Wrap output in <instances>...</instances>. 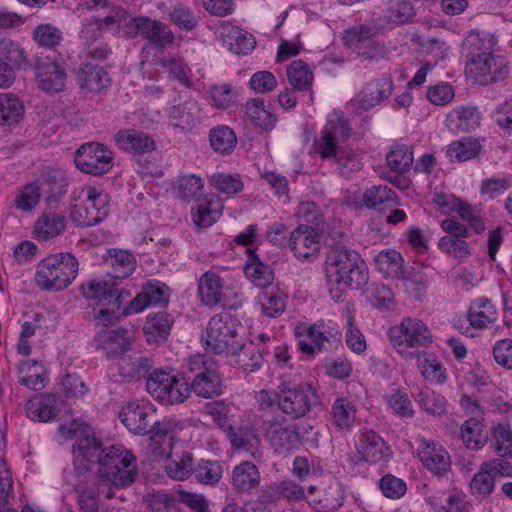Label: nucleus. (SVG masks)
I'll use <instances>...</instances> for the list:
<instances>
[{
    "mask_svg": "<svg viewBox=\"0 0 512 512\" xmlns=\"http://www.w3.org/2000/svg\"><path fill=\"white\" fill-rule=\"evenodd\" d=\"M101 443L92 436L79 438L73 445L75 465L88 468L85 463H98L97 474L92 475L101 482L102 491L115 496V490L130 486L136 479L137 460L133 453L122 445H111L100 449Z\"/></svg>",
    "mask_w": 512,
    "mask_h": 512,
    "instance_id": "obj_1",
    "label": "nucleus"
},
{
    "mask_svg": "<svg viewBox=\"0 0 512 512\" xmlns=\"http://www.w3.org/2000/svg\"><path fill=\"white\" fill-rule=\"evenodd\" d=\"M325 271L331 284L344 288L359 289L368 281V267L360 254L340 243L329 250Z\"/></svg>",
    "mask_w": 512,
    "mask_h": 512,
    "instance_id": "obj_2",
    "label": "nucleus"
},
{
    "mask_svg": "<svg viewBox=\"0 0 512 512\" xmlns=\"http://www.w3.org/2000/svg\"><path fill=\"white\" fill-rule=\"evenodd\" d=\"M78 265L77 259L70 253L49 255L38 263L35 282L42 290L62 291L75 280Z\"/></svg>",
    "mask_w": 512,
    "mask_h": 512,
    "instance_id": "obj_3",
    "label": "nucleus"
},
{
    "mask_svg": "<svg viewBox=\"0 0 512 512\" xmlns=\"http://www.w3.org/2000/svg\"><path fill=\"white\" fill-rule=\"evenodd\" d=\"M187 383L188 396L191 392L202 398H213L223 392V381L216 361L203 354H196L187 360L183 372Z\"/></svg>",
    "mask_w": 512,
    "mask_h": 512,
    "instance_id": "obj_4",
    "label": "nucleus"
},
{
    "mask_svg": "<svg viewBox=\"0 0 512 512\" xmlns=\"http://www.w3.org/2000/svg\"><path fill=\"white\" fill-rule=\"evenodd\" d=\"M109 214L106 194L95 187L82 186L71 194L72 222L79 227H91L102 222Z\"/></svg>",
    "mask_w": 512,
    "mask_h": 512,
    "instance_id": "obj_5",
    "label": "nucleus"
},
{
    "mask_svg": "<svg viewBox=\"0 0 512 512\" xmlns=\"http://www.w3.org/2000/svg\"><path fill=\"white\" fill-rule=\"evenodd\" d=\"M240 323L229 313H219L213 316L202 334L206 350L214 354H237L243 348V342L238 335Z\"/></svg>",
    "mask_w": 512,
    "mask_h": 512,
    "instance_id": "obj_6",
    "label": "nucleus"
},
{
    "mask_svg": "<svg viewBox=\"0 0 512 512\" xmlns=\"http://www.w3.org/2000/svg\"><path fill=\"white\" fill-rule=\"evenodd\" d=\"M319 403L318 392L311 383L289 379L278 385V409L290 419L307 416Z\"/></svg>",
    "mask_w": 512,
    "mask_h": 512,
    "instance_id": "obj_7",
    "label": "nucleus"
},
{
    "mask_svg": "<svg viewBox=\"0 0 512 512\" xmlns=\"http://www.w3.org/2000/svg\"><path fill=\"white\" fill-rule=\"evenodd\" d=\"M389 338L393 347L404 357L413 356L415 353L411 349L428 346L433 340L428 326L416 317H405L398 325L391 327Z\"/></svg>",
    "mask_w": 512,
    "mask_h": 512,
    "instance_id": "obj_8",
    "label": "nucleus"
},
{
    "mask_svg": "<svg viewBox=\"0 0 512 512\" xmlns=\"http://www.w3.org/2000/svg\"><path fill=\"white\" fill-rule=\"evenodd\" d=\"M263 435L275 454L286 457L301 445L299 427L281 415L263 421Z\"/></svg>",
    "mask_w": 512,
    "mask_h": 512,
    "instance_id": "obj_9",
    "label": "nucleus"
},
{
    "mask_svg": "<svg viewBox=\"0 0 512 512\" xmlns=\"http://www.w3.org/2000/svg\"><path fill=\"white\" fill-rule=\"evenodd\" d=\"M146 389L163 404H180L188 398L187 381L172 368L154 370L146 381Z\"/></svg>",
    "mask_w": 512,
    "mask_h": 512,
    "instance_id": "obj_10",
    "label": "nucleus"
},
{
    "mask_svg": "<svg viewBox=\"0 0 512 512\" xmlns=\"http://www.w3.org/2000/svg\"><path fill=\"white\" fill-rule=\"evenodd\" d=\"M348 121L340 113H331L324 127L315 137L313 148L322 160H331L346 145L350 135Z\"/></svg>",
    "mask_w": 512,
    "mask_h": 512,
    "instance_id": "obj_11",
    "label": "nucleus"
},
{
    "mask_svg": "<svg viewBox=\"0 0 512 512\" xmlns=\"http://www.w3.org/2000/svg\"><path fill=\"white\" fill-rule=\"evenodd\" d=\"M297 327V334H301ZM303 333L308 337L310 342L300 340L298 345L305 354H313L315 351H331L336 349L341 343V332L336 322L332 320H318L308 326H303Z\"/></svg>",
    "mask_w": 512,
    "mask_h": 512,
    "instance_id": "obj_12",
    "label": "nucleus"
},
{
    "mask_svg": "<svg viewBox=\"0 0 512 512\" xmlns=\"http://www.w3.org/2000/svg\"><path fill=\"white\" fill-rule=\"evenodd\" d=\"M467 73L479 85H489L504 80L509 73L506 61L493 52L471 56L466 66Z\"/></svg>",
    "mask_w": 512,
    "mask_h": 512,
    "instance_id": "obj_13",
    "label": "nucleus"
},
{
    "mask_svg": "<svg viewBox=\"0 0 512 512\" xmlns=\"http://www.w3.org/2000/svg\"><path fill=\"white\" fill-rule=\"evenodd\" d=\"M113 153L99 142H88L75 152L74 162L83 173L99 176L113 167Z\"/></svg>",
    "mask_w": 512,
    "mask_h": 512,
    "instance_id": "obj_14",
    "label": "nucleus"
},
{
    "mask_svg": "<svg viewBox=\"0 0 512 512\" xmlns=\"http://www.w3.org/2000/svg\"><path fill=\"white\" fill-rule=\"evenodd\" d=\"M138 34L160 47L174 41V35L166 24L145 16L134 17L132 27L125 30V36L128 38H135Z\"/></svg>",
    "mask_w": 512,
    "mask_h": 512,
    "instance_id": "obj_15",
    "label": "nucleus"
},
{
    "mask_svg": "<svg viewBox=\"0 0 512 512\" xmlns=\"http://www.w3.org/2000/svg\"><path fill=\"white\" fill-rule=\"evenodd\" d=\"M155 409L145 401H130L119 412L120 421L134 434H147Z\"/></svg>",
    "mask_w": 512,
    "mask_h": 512,
    "instance_id": "obj_16",
    "label": "nucleus"
},
{
    "mask_svg": "<svg viewBox=\"0 0 512 512\" xmlns=\"http://www.w3.org/2000/svg\"><path fill=\"white\" fill-rule=\"evenodd\" d=\"M417 453L422 464L435 476H444L451 468V457L442 444L421 439Z\"/></svg>",
    "mask_w": 512,
    "mask_h": 512,
    "instance_id": "obj_17",
    "label": "nucleus"
},
{
    "mask_svg": "<svg viewBox=\"0 0 512 512\" xmlns=\"http://www.w3.org/2000/svg\"><path fill=\"white\" fill-rule=\"evenodd\" d=\"M355 448L361 459L374 464L387 460L391 454L385 440L373 430L368 429L358 432Z\"/></svg>",
    "mask_w": 512,
    "mask_h": 512,
    "instance_id": "obj_18",
    "label": "nucleus"
},
{
    "mask_svg": "<svg viewBox=\"0 0 512 512\" xmlns=\"http://www.w3.org/2000/svg\"><path fill=\"white\" fill-rule=\"evenodd\" d=\"M288 244L296 258L308 260L320 250L319 234L310 225H299L291 232Z\"/></svg>",
    "mask_w": 512,
    "mask_h": 512,
    "instance_id": "obj_19",
    "label": "nucleus"
},
{
    "mask_svg": "<svg viewBox=\"0 0 512 512\" xmlns=\"http://www.w3.org/2000/svg\"><path fill=\"white\" fill-rule=\"evenodd\" d=\"M218 33L223 44L235 54L247 55L256 46V40L252 34L229 21L220 23Z\"/></svg>",
    "mask_w": 512,
    "mask_h": 512,
    "instance_id": "obj_20",
    "label": "nucleus"
},
{
    "mask_svg": "<svg viewBox=\"0 0 512 512\" xmlns=\"http://www.w3.org/2000/svg\"><path fill=\"white\" fill-rule=\"evenodd\" d=\"M168 300L169 289L165 284L161 282L148 283L134 299L130 300L129 305L124 308L123 314L139 313L147 307L166 304Z\"/></svg>",
    "mask_w": 512,
    "mask_h": 512,
    "instance_id": "obj_21",
    "label": "nucleus"
},
{
    "mask_svg": "<svg viewBox=\"0 0 512 512\" xmlns=\"http://www.w3.org/2000/svg\"><path fill=\"white\" fill-rule=\"evenodd\" d=\"M498 317L497 308L487 297H479L470 303L467 311L469 326L462 331L466 335H473L470 329L483 330L496 322Z\"/></svg>",
    "mask_w": 512,
    "mask_h": 512,
    "instance_id": "obj_22",
    "label": "nucleus"
},
{
    "mask_svg": "<svg viewBox=\"0 0 512 512\" xmlns=\"http://www.w3.org/2000/svg\"><path fill=\"white\" fill-rule=\"evenodd\" d=\"M64 404L59 395L45 394L27 401L25 410L27 416L33 421L48 422L61 412Z\"/></svg>",
    "mask_w": 512,
    "mask_h": 512,
    "instance_id": "obj_23",
    "label": "nucleus"
},
{
    "mask_svg": "<svg viewBox=\"0 0 512 512\" xmlns=\"http://www.w3.org/2000/svg\"><path fill=\"white\" fill-rule=\"evenodd\" d=\"M80 294L89 305L108 308L114 291V280L110 277L86 280L79 287Z\"/></svg>",
    "mask_w": 512,
    "mask_h": 512,
    "instance_id": "obj_24",
    "label": "nucleus"
},
{
    "mask_svg": "<svg viewBox=\"0 0 512 512\" xmlns=\"http://www.w3.org/2000/svg\"><path fill=\"white\" fill-rule=\"evenodd\" d=\"M114 141L121 150L133 155L149 153L156 148L153 138L137 129L119 130L114 135Z\"/></svg>",
    "mask_w": 512,
    "mask_h": 512,
    "instance_id": "obj_25",
    "label": "nucleus"
},
{
    "mask_svg": "<svg viewBox=\"0 0 512 512\" xmlns=\"http://www.w3.org/2000/svg\"><path fill=\"white\" fill-rule=\"evenodd\" d=\"M66 73L55 61L40 60L36 65L39 88L49 93L60 92L65 86Z\"/></svg>",
    "mask_w": 512,
    "mask_h": 512,
    "instance_id": "obj_26",
    "label": "nucleus"
},
{
    "mask_svg": "<svg viewBox=\"0 0 512 512\" xmlns=\"http://www.w3.org/2000/svg\"><path fill=\"white\" fill-rule=\"evenodd\" d=\"M227 437L235 449L247 452L256 461L263 459L264 451L261 439L254 428L249 426L233 427Z\"/></svg>",
    "mask_w": 512,
    "mask_h": 512,
    "instance_id": "obj_27",
    "label": "nucleus"
},
{
    "mask_svg": "<svg viewBox=\"0 0 512 512\" xmlns=\"http://www.w3.org/2000/svg\"><path fill=\"white\" fill-rule=\"evenodd\" d=\"M224 282L215 271H207L198 279L201 302L208 307L224 305Z\"/></svg>",
    "mask_w": 512,
    "mask_h": 512,
    "instance_id": "obj_28",
    "label": "nucleus"
},
{
    "mask_svg": "<svg viewBox=\"0 0 512 512\" xmlns=\"http://www.w3.org/2000/svg\"><path fill=\"white\" fill-rule=\"evenodd\" d=\"M168 118L174 127L190 130L202 120L203 112L196 100L188 99L172 106Z\"/></svg>",
    "mask_w": 512,
    "mask_h": 512,
    "instance_id": "obj_29",
    "label": "nucleus"
},
{
    "mask_svg": "<svg viewBox=\"0 0 512 512\" xmlns=\"http://www.w3.org/2000/svg\"><path fill=\"white\" fill-rule=\"evenodd\" d=\"M174 425L171 420L164 418L161 421H154L149 428L151 452L158 457H168L173 447Z\"/></svg>",
    "mask_w": 512,
    "mask_h": 512,
    "instance_id": "obj_30",
    "label": "nucleus"
},
{
    "mask_svg": "<svg viewBox=\"0 0 512 512\" xmlns=\"http://www.w3.org/2000/svg\"><path fill=\"white\" fill-rule=\"evenodd\" d=\"M130 296L128 290L118 289L114 281V291L109 307L101 308L92 315V319L95 321L96 325L107 327L114 324L121 315L126 316L127 314H123V310L129 305Z\"/></svg>",
    "mask_w": 512,
    "mask_h": 512,
    "instance_id": "obj_31",
    "label": "nucleus"
},
{
    "mask_svg": "<svg viewBox=\"0 0 512 512\" xmlns=\"http://www.w3.org/2000/svg\"><path fill=\"white\" fill-rule=\"evenodd\" d=\"M247 119L257 128L271 131L276 125L277 118L271 104L262 98L249 99L244 105Z\"/></svg>",
    "mask_w": 512,
    "mask_h": 512,
    "instance_id": "obj_32",
    "label": "nucleus"
},
{
    "mask_svg": "<svg viewBox=\"0 0 512 512\" xmlns=\"http://www.w3.org/2000/svg\"><path fill=\"white\" fill-rule=\"evenodd\" d=\"M394 83L390 76L382 74L373 79L360 93V103L365 108H372L391 96Z\"/></svg>",
    "mask_w": 512,
    "mask_h": 512,
    "instance_id": "obj_33",
    "label": "nucleus"
},
{
    "mask_svg": "<svg viewBox=\"0 0 512 512\" xmlns=\"http://www.w3.org/2000/svg\"><path fill=\"white\" fill-rule=\"evenodd\" d=\"M258 467L250 461H243L234 466L231 474V485L240 493H248L260 484Z\"/></svg>",
    "mask_w": 512,
    "mask_h": 512,
    "instance_id": "obj_34",
    "label": "nucleus"
},
{
    "mask_svg": "<svg viewBox=\"0 0 512 512\" xmlns=\"http://www.w3.org/2000/svg\"><path fill=\"white\" fill-rule=\"evenodd\" d=\"M246 277L257 287L267 288L274 280L271 268L263 263L255 249L247 248V260L244 267Z\"/></svg>",
    "mask_w": 512,
    "mask_h": 512,
    "instance_id": "obj_35",
    "label": "nucleus"
},
{
    "mask_svg": "<svg viewBox=\"0 0 512 512\" xmlns=\"http://www.w3.org/2000/svg\"><path fill=\"white\" fill-rule=\"evenodd\" d=\"M173 319L165 311L149 313L143 326L144 335L149 343H160L167 339Z\"/></svg>",
    "mask_w": 512,
    "mask_h": 512,
    "instance_id": "obj_36",
    "label": "nucleus"
},
{
    "mask_svg": "<svg viewBox=\"0 0 512 512\" xmlns=\"http://www.w3.org/2000/svg\"><path fill=\"white\" fill-rule=\"evenodd\" d=\"M104 261L111 266L112 274L109 276L115 279L130 276L136 267V259L128 250L111 248L104 255Z\"/></svg>",
    "mask_w": 512,
    "mask_h": 512,
    "instance_id": "obj_37",
    "label": "nucleus"
},
{
    "mask_svg": "<svg viewBox=\"0 0 512 512\" xmlns=\"http://www.w3.org/2000/svg\"><path fill=\"white\" fill-rule=\"evenodd\" d=\"M115 366L119 375L129 381L144 375L151 367V362L149 358L140 353L125 354L121 352Z\"/></svg>",
    "mask_w": 512,
    "mask_h": 512,
    "instance_id": "obj_38",
    "label": "nucleus"
},
{
    "mask_svg": "<svg viewBox=\"0 0 512 512\" xmlns=\"http://www.w3.org/2000/svg\"><path fill=\"white\" fill-rule=\"evenodd\" d=\"M78 78L81 88L91 93H100L110 85L107 72L102 67L91 63L82 64Z\"/></svg>",
    "mask_w": 512,
    "mask_h": 512,
    "instance_id": "obj_39",
    "label": "nucleus"
},
{
    "mask_svg": "<svg viewBox=\"0 0 512 512\" xmlns=\"http://www.w3.org/2000/svg\"><path fill=\"white\" fill-rule=\"evenodd\" d=\"M363 204L370 209L384 210L400 204L396 192L386 185H374L365 190L362 196Z\"/></svg>",
    "mask_w": 512,
    "mask_h": 512,
    "instance_id": "obj_40",
    "label": "nucleus"
},
{
    "mask_svg": "<svg viewBox=\"0 0 512 512\" xmlns=\"http://www.w3.org/2000/svg\"><path fill=\"white\" fill-rule=\"evenodd\" d=\"M41 196L50 208H56L67 192L68 182L62 173L48 174L39 183Z\"/></svg>",
    "mask_w": 512,
    "mask_h": 512,
    "instance_id": "obj_41",
    "label": "nucleus"
},
{
    "mask_svg": "<svg viewBox=\"0 0 512 512\" xmlns=\"http://www.w3.org/2000/svg\"><path fill=\"white\" fill-rule=\"evenodd\" d=\"M484 420L467 418L460 426V438L470 450H481L487 444Z\"/></svg>",
    "mask_w": 512,
    "mask_h": 512,
    "instance_id": "obj_42",
    "label": "nucleus"
},
{
    "mask_svg": "<svg viewBox=\"0 0 512 512\" xmlns=\"http://www.w3.org/2000/svg\"><path fill=\"white\" fill-rule=\"evenodd\" d=\"M223 205L217 196L211 197L191 209L193 223L198 228H207L214 224L222 214Z\"/></svg>",
    "mask_w": 512,
    "mask_h": 512,
    "instance_id": "obj_43",
    "label": "nucleus"
},
{
    "mask_svg": "<svg viewBox=\"0 0 512 512\" xmlns=\"http://www.w3.org/2000/svg\"><path fill=\"white\" fill-rule=\"evenodd\" d=\"M422 376L432 383L442 384L447 379L446 369L435 354L418 352L414 354Z\"/></svg>",
    "mask_w": 512,
    "mask_h": 512,
    "instance_id": "obj_44",
    "label": "nucleus"
},
{
    "mask_svg": "<svg viewBox=\"0 0 512 512\" xmlns=\"http://www.w3.org/2000/svg\"><path fill=\"white\" fill-rule=\"evenodd\" d=\"M331 416L336 428L348 431L356 422V407L347 397H337L331 406Z\"/></svg>",
    "mask_w": 512,
    "mask_h": 512,
    "instance_id": "obj_45",
    "label": "nucleus"
},
{
    "mask_svg": "<svg viewBox=\"0 0 512 512\" xmlns=\"http://www.w3.org/2000/svg\"><path fill=\"white\" fill-rule=\"evenodd\" d=\"M376 269L386 278L398 279L404 267L401 254L393 249L383 250L374 257Z\"/></svg>",
    "mask_w": 512,
    "mask_h": 512,
    "instance_id": "obj_46",
    "label": "nucleus"
},
{
    "mask_svg": "<svg viewBox=\"0 0 512 512\" xmlns=\"http://www.w3.org/2000/svg\"><path fill=\"white\" fill-rule=\"evenodd\" d=\"M66 228V218L57 213L44 212L35 223V233L41 240L60 235Z\"/></svg>",
    "mask_w": 512,
    "mask_h": 512,
    "instance_id": "obj_47",
    "label": "nucleus"
},
{
    "mask_svg": "<svg viewBox=\"0 0 512 512\" xmlns=\"http://www.w3.org/2000/svg\"><path fill=\"white\" fill-rule=\"evenodd\" d=\"M470 493L478 500L487 499L495 489V477L487 463L482 462L469 484Z\"/></svg>",
    "mask_w": 512,
    "mask_h": 512,
    "instance_id": "obj_48",
    "label": "nucleus"
},
{
    "mask_svg": "<svg viewBox=\"0 0 512 512\" xmlns=\"http://www.w3.org/2000/svg\"><path fill=\"white\" fill-rule=\"evenodd\" d=\"M482 150L477 139L462 138L448 145L446 156L451 162H464L476 158Z\"/></svg>",
    "mask_w": 512,
    "mask_h": 512,
    "instance_id": "obj_49",
    "label": "nucleus"
},
{
    "mask_svg": "<svg viewBox=\"0 0 512 512\" xmlns=\"http://www.w3.org/2000/svg\"><path fill=\"white\" fill-rule=\"evenodd\" d=\"M124 329H104L98 332L94 338L97 347H102L107 354H116L119 351L124 352L128 349L129 342L126 338Z\"/></svg>",
    "mask_w": 512,
    "mask_h": 512,
    "instance_id": "obj_50",
    "label": "nucleus"
},
{
    "mask_svg": "<svg viewBox=\"0 0 512 512\" xmlns=\"http://www.w3.org/2000/svg\"><path fill=\"white\" fill-rule=\"evenodd\" d=\"M262 495L268 500L284 498L298 501L305 498V491L304 488L295 481L283 480L264 488Z\"/></svg>",
    "mask_w": 512,
    "mask_h": 512,
    "instance_id": "obj_51",
    "label": "nucleus"
},
{
    "mask_svg": "<svg viewBox=\"0 0 512 512\" xmlns=\"http://www.w3.org/2000/svg\"><path fill=\"white\" fill-rule=\"evenodd\" d=\"M287 78L294 90L310 91L314 75L310 66L306 62L302 60H295L287 67Z\"/></svg>",
    "mask_w": 512,
    "mask_h": 512,
    "instance_id": "obj_52",
    "label": "nucleus"
},
{
    "mask_svg": "<svg viewBox=\"0 0 512 512\" xmlns=\"http://www.w3.org/2000/svg\"><path fill=\"white\" fill-rule=\"evenodd\" d=\"M491 448L501 458H512V428L509 423L499 422L491 428Z\"/></svg>",
    "mask_w": 512,
    "mask_h": 512,
    "instance_id": "obj_53",
    "label": "nucleus"
},
{
    "mask_svg": "<svg viewBox=\"0 0 512 512\" xmlns=\"http://www.w3.org/2000/svg\"><path fill=\"white\" fill-rule=\"evenodd\" d=\"M496 45V37L487 32L472 31L463 41V48L468 53V60H470L471 56H479L482 53L493 52Z\"/></svg>",
    "mask_w": 512,
    "mask_h": 512,
    "instance_id": "obj_54",
    "label": "nucleus"
},
{
    "mask_svg": "<svg viewBox=\"0 0 512 512\" xmlns=\"http://www.w3.org/2000/svg\"><path fill=\"white\" fill-rule=\"evenodd\" d=\"M401 274L398 280L403 282L406 291L416 299H421L428 288L426 273L420 268L407 267Z\"/></svg>",
    "mask_w": 512,
    "mask_h": 512,
    "instance_id": "obj_55",
    "label": "nucleus"
},
{
    "mask_svg": "<svg viewBox=\"0 0 512 512\" xmlns=\"http://www.w3.org/2000/svg\"><path fill=\"white\" fill-rule=\"evenodd\" d=\"M24 114V106L13 94L0 93V123L11 126L17 124Z\"/></svg>",
    "mask_w": 512,
    "mask_h": 512,
    "instance_id": "obj_56",
    "label": "nucleus"
},
{
    "mask_svg": "<svg viewBox=\"0 0 512 512\" xmlns=\"http://www.w3.org/2000/svg\"><path fill=\"white\" fill-rule=\"evenodd\" d=\"M209 140L213 150L220 154H230L236 147L235 132L226 125H219L209 132Z\"/></svg>",
    "mask_w": 512,
    "mask_h": 512,
    "instance_id": "obj_57",
    "label": "nucleus"
},
{
    "mask_svg": "<svg viewBox=\"0 0 512 512\" xmlns=\"http://www.w3.org/2000/svg\"><path fill=\"white\" fill-rule=\"evenodd\" d=\"M104 495L107 499L114 496H108L106 491H102L101 482L91 476L85 488L81 490L78 496V503L83 512H97L99 507V496Z\"/></svg>",
    "mask_w": 512,
    "mask_h": 512,
    "instance_id": "obj_58",
    "label": "nucleus"
},
{
    "mask_svg": "<svg viewBox=\"0 0 512 512\" xmlns=\"http://www.w3.org/2000/svg\"><path fill=\"white\" fill-rule=\"evenodd\" d=\"M448 121L458 130L466 131L479 127L481 114L476 107L455 108L448 114Z\"/></svg>",
    "mask_w": 512,
    "mask_h": 512,
    "instance_id": "obj_59",
    "label": "nucleus"
},
{
    "mask_svg": "<svg viewBox=\"0 0 512 512\" xmlns=\"http://www.w3.org/2000/svg\"><path fill=\"white\" fill-rule=\"evenodd\" d=\"M258 303L266 316L278 317L285 310L286 296L279 289L272 288L259 294Z\"/></svg>",
    "mask_w": 512,
    "mask_h": 512,
    "instance_id": "obj_60",
    "label": "nucleus"
},
{
    "mask_svg": "<svg viewBox=\"0 0 512 512\" xmlns=\"http://www.w3.org/2000/svg\"><path fill=\"white\" fill-rule=\"evenodd\" d=\"M19 373L22 375L20 382L31 390H41L45 387L43 366L37 361H22L19 365Z\"/></svg>",
    "mask_w": 512,
    "mask_h": 512,
    "instance_id": "obj_61",
    "label": "nucleus"
},
{
    "mask_svg": "<svg viewBox=\"0 0 512 512\" xmlns=\"http://www.w3.org/2000/svg\"><path fill=\"white\" fill-rule=\"evenodd\" d=\"M41 199V188L39 182H32L24 185L15 195L14 206L21 212L30 213L39 204Z\"/></svg>",
    "mask_w": 512,
    "mask_h": 512,
    "instance_id": "obj_62",
    "label": "nucleus"
},
{
    "mask_svg": "<svg viewBox=\"0 0 512 512\" xmlns=\"http://www.w3.org/2000/svg\"><path fill=\"white\" fill-rule=\"evenodd\" d=\"M0 60L13 71L27 64L24 49L17 42L7 38L0 40Z\"/></svg>",
    "mask_w": 512,
    "mask_h": 512,
    "instance_id": "obj_63",
    "label": "nucleus"
},
{
    "mask_svg": "<svg viewBox=\"0 0 512 512\" xmlns=\"http://www.w3.org/2000/svg\"><path fill=\"white\" fill-rule=\"evenodd\" d=\"M204 182L194 174H188L178 179L177 194L185 202L198 201L203 194Z\"/></svg>",
    "mask_w": 512,
    "mask_h": 512,
    "instance_id": "obj_64",
    "label": "nucleus"
}]
</instances>
